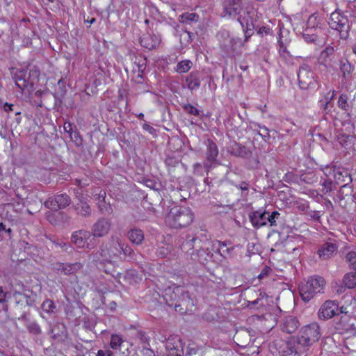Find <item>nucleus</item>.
<instances>
[{
  "instance_id": "f257e3e1",
  "label": "nucleus",
  "mask_w": 356,
  "mask_h": 356,
  "mask_svg": "<svg viewBox=\"0 0 356 356\" xmlns=\"http://www.w3.org/2000/svg\"><path fill=\"white\" fill-rule=\"evenodd\" d=\"M163 298L169 307H174L176 312L181 314L195 310V300L184 286L169 287L165 291Z\"/></svg>"
},
{
  "instance_id": "f03ea898",
  "label": "nucleus",
  "mask_w": 356,
  "mask_h": 356,
  "mask_svg": "<svg viewBox=\"0 0 356 356\" xmlns=\"http://www.w3.org/2000/svg\"><path fill=\"white\" fill-rule=\"evenodd\" d=\"M194 215L189 208L175 207L165 217L166 224L175 229L188 226L193 220Z\"/></svg>"
},
{
  "instance_id": "7ed1b4c3",
  "label": "nucleus",
  "mask_w": 356,
  "mask_h": 356,
  "mask_svg": "<svg viewBox=\"0 0 356 356\" xmlns=\"http://www.w3.org/2000/svg\"><path fill=\"white\" fill-rule=\"evenodd\" d=\"M313 44L323 47L327 39V22L325 17L316 16V13H313Z\"/></svg>"
},
{
  "instance_id": "20e7f679",
  "label": "nucleus",
  "mask_w": 356,
  "mask_h": 356,
  "mask_svg": "<svg viewBox=\"0 0 356 356\" xmlns=\"http://www.w3.org/2000/svg\"><path fill=\"white\" fill-rule=\"evenodd\" d=\"M338 31L341 38H346L348 35L350 26L346 17L341 15L339 13L334 12L331 14L327 26Z\"/></svg>"
},
{
  "instance_id": "39448f33",
  "label": "nucleus",
  "mask_w": 356,
  "mask_h": 356,
  "mask_svg": "<svg viewBox=\"0 0 356 356\" xmlns=\"http://www.w3.org/2000/svg\"><path fill=\"white\" fill-rule=\"evenodd\" d=\"M70 203V197L66 193H63L49 197L44 202V205L47 209L58 211L67 207Z\"/></svg>"
},
{
  "instance_id": "423d86ee",
  "label": "nucleus",
  "mask_w": 356,
  "mask_h": 356,
  "mask_svg": "<svg viewBox=\"0 0 356 356\" xmlns=\"http://www.w3.org/2000/svg\"><path fill=\"white\" fill-rule=\"evenodd\" d=\"M14 297L16 302L15 309L22 310L19 319H25L26 316V308L28 307H33L34 305L35 300L27 295L23 294L20 292H15Z\"/></svg>"
},
{
  "instance_id": "0eeeda50",
  "label": "nucleus",
  "mask_w": 356,
  "mask_h": 356,
  "mask_svg": "<svg viewBox=\"0 0 356 356\" xmlns=\"http://www.w3.org/2000/svg\"><path fill=\"white\" fill-rule=\"evenodd\" d=\"M111 225L110 219L99 218L92 227V236L93 237H103L107 235L111 228Z\"/></svg>"
},
{
  "instance_id": "6e6552de",
  "label": "nucleus",
  "mask_w": 356,
  "mask_h": 356,
  "mask_svg": "<svg viewBox=\"0 0 356 356\" xmlns=\"http://www.w3.org/2000/svg\"><path fill=\"white\" fill-rule=\"evenodd\" d=\"M223 17H235L242 10L240 0H224L222 3Z\"/></svg>"
},
{
  "instance_id": "1a4fd4ad",
  "label": "nucleus",
  "mask_w": 356,
  "mask_h": 356,
  "mask_svg": "<svg viewBox=\"0 0 356 356\" xmlns=\"http://www.w3.org/2000/svg\"><path fill=\"white\" fill-rule=\"evenodd\" d=\"M91 236L92 234L90 232L80 229L72 233L71 241L77 248H81L86 246L87 248H91L90 244L87 243V241L90 239Z\"/></svg>"
},
{
  "instance_id": "9d476101",
  "label": "nucleus",
  "mask_w": 356,
  "mask_h": 356,
  "mask_svg": "<svg viewBox=\"0 0 356 356\" xmlns=\"http://www.w3.org/2000/svg\"><path fill=\"white\" fill-rule=\"evenodd\" d=\"M205 159V168L211 169L213 164L216 163V158L218 155V148L216 144L211 140L208 139L207 141Z\"/></svg>"
},
{
  "instance_id": "9b49d317",
  "label": "nucleus",
  "mask_w": 356,
  "mask_h": 356,
  "mask_svg": "<svg viewBox=\"0 0 356 356\" xmlns=\"http://www.w3.org/2000/svg\"><path fill=\"white\" fill-rule=\"evenodd\" d=\"M82 266L83 265L80 262L74 264L58 262L53 265V269L57 273L70 275L76 273Z\"/></svg>"
},
{
  "instance_id": "f8f14e48",
  "label": "nucleus",
  "mask_w": 356,
  "mask_h": 356,
  "mask_svg": "<svg viewBox=\"0 0 356 356\" xmlns=\"http://www.w3.org/2000/svg\"><path fill=\"white\" fill-rule=\"evenodd\" d=\"M338 305L332 300H327L321 307L318 311V316L321 319L327 320L337 314Z\"/></svg>"
},
{
  "instance_id": "ddd939ff",
  "label": "nucleus",
  "mask_w": 356,
  "mask_h": 356,
  "mask_svg": "<svg viewBox=\"0 0 356 356\" xmlns=\"http://www.w3.org/2000/svg\"><path fill=\"white\" fill-rule=\"evenodd\" d=\"M337 249L338 245L335 243L326 242L320 246L317 254L320 259L327 260L337 253Z\"/></svg>"
},
{
  "instance_id": "4468645a",
  "label": "nucleus",
  "mask_w": 356,
  "mask_h": 356,
  "mask_svg": "<svg viewBox=\"0 0 356 356\" xmlns=\"http://www.w3.org/2000/svg\"><path fill=\"white\" fill-rule=\"evenodd\" d=\"M165 347L171 356H181L184 353L181 341L177 337H169Z\"/></svg>"
},
{
  "instance_id": "2eb2a0df",
  "label": "nucleus",
  "mask_w": 356,
  "mask_h": 356,
  "mask_svg": "<svg viewBox=\"0 0 356 356\" xmlns=\"http://www.w3.org/2000/svg\"><path fill=\"white\" fill-rule=\"evenodd\" d=\"M280 345L279 353L280 356H300L297 346L294 341H280L275 345Z\"/></svg>"
},
{
  "instance_id": "dca6fc26",
  "label": "nucleus",
  "mask_w": 356,
  "mask_h": 356,
  "mask_svg": "<svg viewBox=\"0 0 356 356\" xmlns=\"http://www.w3.org/2000/svg\"><path fill=\"white\" fill-rule=\"evenodd\" d=\"M300 87L302 89L309 88L312 83V76L310 74V68L307 65H302L300 67L298 74Z\"/></svg>"
},
{
  "instance_id": "f3484780",
  "label": "nucleus",
  "mask_w": 356,
  "mask_h": 356,
  "mask_svg": "<svg viewBox=\"0 0 356 356\" xmlns=\"http://www.w3.org/2000/svg\"><path fill=\"white\" fill-rule=\"evenodd\" d=\"M234 341L239 347L245 348L252 343V337L248 330L241 329L236 332Z\"/></svg>"
},
{
  "instance_id": "a211bd4d",
  "label": "nucleus",
  "mask_w": 356,
  "mask_h": 356,
  "mask_svg": "<svg viewBox=\"0 0 356 356\" xmlns=\"http://www.w3.org/2000/svg\"><path fill=\"white\" fill-rule=\"evenodd\" d=\"M203 74L200 71H193L186 77V85L190 90H197L200 88Z\"/></svg>"
},
{
  "instance_id": "6ab92c4d",
  "label": "nucleus",
  "mask_w": 356,
  "mask_h": 356,
  "mask_svg": "<svg viewBox=\"0 0 356 356\" xmlns=\"http://www.w3.org/2000/svg\"><path fill=\"white\" fill-rule=\"evenodd\" d=\"M160 38L149 33H144L140 38V43L143 47L151 50L155 49L160 43Z\"/></svg>"
},
{
  "instance_id": "aec40b11",
  "label": "nucleus",
  "mask_w": 356,
  "mask_h": 356,
  "mask_svg": "<svg viewBox=\"0 0 356 356\" xmlns=\"http://www.w3.org/2000/svg\"><path fill=\"white\" fill-rule=\"evenodd\" d=\"M267 214L268 212H261V211H255L250 213L249 218L252 226L254 228H259L266 225L268 222Z\"/></svg>"
},
{
  "instance_id": "412c9836",
  "label": "nucleus",
  "mask_w": 356,
  "mask_h": 356,
  "mask_svg": "<svg viewBox=\"0 0 356 356\" xmlns=\"http://www.w3.org/2000/svg\"><path fill=\"white\" fill-rule=\"evenodd\" d=\"M334 177L337 184L346 186L352 181L350 173L343 168L334 170Z\"/></svg>"
},
{
  "instance_id": "4be33fe9",
  "label": "nucleus",
  "mask_w": 356,
  "mask_h": 356,
  "mask_svg": "<svg viewBox=\"0 0 356 356\" xmlns=\"http://www.w3.org/2000/svg\"><path fill=\"white\" fill-rule=\"evenodd\" d=\"M311 337L312 327L310 325H307L302 327L300 331L298 338V345H301L304 347H309Z\"/></svg>"
},
{
  "instance_id": "5701e85b",
  "label": "nucleus",
  "mask_w": 356,
  "mask_h": 356,
  "mask_svg": "<svg viewBox=\"0 0 356 356\" xmlns=\"http://www.w3.org/2000/svg\"><path fill=\"white\" fill-rule=\"evenodd\" d=\"M299 322L294 316H286L284 318L281 327L282 330L287 333H293L298 329Z\"/></svg>"
},
{
  "instance_id": "b1692460",
  "label": "nucleus",
  "mask_w": 356,
  "mask_h": 356,
  "mask_svg": "<svg viewBox=\"0 0 356 356\" xmlns=\"http://www.w3.org/2000/svg\"><path fill=\"white\" fill-rule=\"evenodd\" d=\"M229 152L232 155L243 159H248L252 155V152L249 149L238 143L231 146Z\"/></svg>"
},
{
  "instance_id": "393cba45",
  "label": "nucleus",
  "mask_w": 356,
  "mask_h": 356,
  "mask_svg": "<svg viewBox=\"0 0 356 356\" xmlns=\"http://www.w3.org/2000/svg\"><path fill=\"white\" fill-rule=\"evenodd\" d=\"M313 177L319 176L321 177L319 185L322 186L321 191L323 193H327L331 191L332 181L330 179L323 177V175L326 176V172H324V170H323L321 168L315 169V170L313 171Z\"/></svg>"
},
{
  "instance_id": "a878e982",
  "label": "nucleus",
  "mask_w": 356,
  "mask_h": 356,
  "mask_svg": "<svg viewBox=\"0 0 356 356\" xmlns=\"http://www.w3.org/2000/svg\"><path fill=\"white\" fill-rule=\"evenodd\" d=\"M334 51V47L331 46L326 47L320 53V55L317 58L318 63L325 67L330 65L331 61V56L333 55Z\"/></svg>"
},
{
  "instance_id": "bb28decb",
  "label": "nucleus",
  "mask_w": 356,
  "mask_h": 356,
  "mask_svg": "<svg viewBox=\"0 0 356 356\" xmlns=\"http://www.w3.org/2000/svg\"><path fill=\"white\" fill-rule=\"evenodd\" d=\"M73 207L79 216L83 218H88L91 216V208L86 201L81 200V202L75 204Z\"/></svg>"
},
{
  "instance_id": "cd10ccee",
  "label": "nucleus",
  "mask_w": 356,
  "mask_h": 356,
  "mask_svg": "<svg viewBox=\"0 0 356 356\" xmlns=\"http://www.w3.org/2000/svg\"><path fill=\"white\" fill-rule=\"evenodd\" d=\"M127 237L132 243L136 245H140L144 241L143 232L137 228L130 229L127 232Z\"/></svg>"
},
{
  "instance_id": "c85d7f7f",
  "label": "nucleus",
  "mask_w": 356,
  "mask_h": 356,
  "mask_svg": "<svg viewBox=\"0 0 356 356\" xmlns=\"http://www.w3.org/2000/svg\"><path fill=\"white\" fill-rule=\"evenodd\" d=\"M238 21L240 22L242 27L248 26V24H256L257 19L255 12L254 10H249L244 13L243 17H239Z\"/></svg>"
},
{
  "instance_id": "c756f323",
  "label": "nucleus",
  "mask_w": 356,
  "mask_h": 356,
  "mask_svg": "<svg viewBox=\"0 0 356 356\" xmlns=\"http://www.w3.org/2000/svg\"><path fill=\"white\" fill-rule=\"evenodd\" d=\"M199 16L195 13H184L179 17V22L186 25L197 22Z\"/></svg>"
},
{
  "instance_id": "7c9ffc66",
  "label": "nucleus",
  "mask_w": 356,
  "mask_h": 356,
  "mask_svg": "<svg viewBox=\"0 0 356 356\" xmlns=\"http://www.w3.org/2000/svg\"><path fill=\"white\" fill-rule=\"evenodd\" d=\"M340 70L343 74V76L346 79H348L354 70V66H353L347 59H343L340 61Z\"/></svg>"
},
{
  "instance_id": "2f4dec72",
  "label": "nucleus",
  "mask_w": 356,
  "mask_h": 356,
  "mask_svg": "<svg viewBox=\"0 0 356 356\" xmlns=\"http://www.w3.org/2000/svg\"><path fill=\"white\" fill-rule=\"evenodd\" d=\"M229 44H224V48L227 53H232L237 50L238 47L243 45L241 39L238 38H231L229 40Z\"/></svg>"
},
{
  "instance_id": "473e14b6",
  "label": "nucleus",
  "mask_w": 356,
  "mask_h": 356,
  "mask_svg": "<svg viewBox=\"0 0 356 356\" xmlns=\"http://www.w3.org/2000/svg\"><path fill=\"white\" fill-rule=\"evenodd\" d=\"M115 243H122V242L118 239H115L113 237H112V240L111 243L109 244V247L107 248V250H102V255L104 257H108L110 259H113L115 257H118L119 255H114L111 254L112 251L118 250V246L115 245Z\"/></svg>"
},
{
  "instance_id": "72a5a7b5",
  "label": "nucleus",
  "mask_w": 356,
  "mask_h": 356,
  "mask_svg": "<svg viewBox=\"0 0 356 356\" xmlns=\"http://www.w3.org/2000/svg\"><path fill=\"white\" fill-rule=\"evenodd\" d=\"M115 245L118 246V250L112 251L111 254L114 255H120L123 253L124 255L128 256L129 257H133L134 252V250L127 245H124V243H115Z\"/></svg>"
},
{
  "instance_id": "f704fd0d",
  "label": "nucleus",
  "mask_w": 356,
  "mask_h": 356,
  "mask_svg": "<svg viewBox=\"0 0 356 356\" xmlns=\"http://www.w3.org/2000/svg\"><path fill=\"white\" fill-rule=\"evenodd\" d=\"M343 282L348 289L356 288V272L346 273L343 277Z\"/></svg>"
},
{
  "instance_id": "c9c22d12",
  "label": "nucleus",
  "mask_w": 356,
  "mask_h": 356,
  "mask_svg": "<svg viewBox=\"0 0 356 356\" xmlns=\"http://www.w3.org/2000/svg\"><path fill=\"white\" fill-rule=\"evenodd\" d=\"M312 286V284L309 285L307 282V284L302 285L299 287V293L301 296L302 300L305 302H308L312 299V293L309 290V287Z\"/></svg>"
},
{
  "instance_id": "e433bc0d",
  "label": "nucleus",
  "mask_w": 356,
  "mask_h": 356,
  "mask_svg": "<svg viewBox=\"0 0 356 356\" xmlns=\"http://www.w3.org/2000/svg\"><path fill=\"white\" fill-rule=\"evenodd\" d=\"M203 318L208 322H216L220 318L217 309L214 307L209 308L204 314Z\"/></svg>"
},
{
  "instance_id": "4c0bfd02",
  "label": "nucleus",
  "mask_w": 356,
  "mask_h": 356,
  "mask_svg": "<svg viewBox=\"0 0 356 356\" xmlns=\"http://www.w3.org/2000/svg\"><path fill=\"white\" fill-rule=\"evenodd\" d=\"M193 63L189 60H184L179 62L176 67V72L179 74L188 72L192 67Z\"/></svg>"
},
{
  "instance_id": "58836bf2",
  "label": "nucleus",
  "mask_w": 356,
  "mask_h": 356,
  "mask_svg": "<svg viewBox=\"0 0 356 356\" xmlns=\"http://www.w3.org/2000/svg\"><path fill=\"white\" fill-rule=\"evenodd\" d=\"M325 285V281L321 276H316L313 278V292H321L323 290Z\"/></svg>"
},
{
  "instance_id": "ea45409f",
  "label": "nucleus",
  "mask_w": 356,
  "mask_h": 356,
  "mask_svg": "<svg viewBox=\"0 0 356 356\" xmlns=\"http://www.w3.org/2000/svg\"><path fill=\"white\" fill-rule=\"evenodd\" d=\"M41 308L43 312L47 314H53L56 309V306L53 300L46 299L42 304Z\"/></svg>"
},
{
  "instance_id": "a19ab883",
  "label": "nucleus",
  "mask_w": 356,
  "mask_h": 356,
  "mask_svg": "<svg viewBox=\"0 0 356 356\" xmlns=\"http://www.w3.org/2000/svg\"><path fill=\"white\" fill-rule=\"evenodd\" d=\"M122 337L119 334H112L111 337L110 346L113 349H118L123 343Z\"/></svg>"
},
{
  "instance_id": "79ce46f5",
  "label": "nucleus",
  "mask_w": 356,
  "mask_h": 356,
  "mask_svg": "<svg viewBox=\"0 0 356 356\" xmlns=\"http://www.w3.org/2000/svg\"><path fill=\"white\" fill-rule=\"evenodd\" d=\"M210 169H207L205 168V161L203 165L201 163H197L193 165V172L195 175L198 176H203L204 172L208 174Z\"/></svg>"
},
{
  "instance_id": "37998d69",
  "label": "nucleus",
  "mask_w": 356,
  "mask_h": 356,
  "mask_svg": "<svg viewBox=\"0 0 356 356\" xmlns=\"http://www.w3.org/2000/svg\"><path fill=\"white\" fill-rule=\"evenodd\" d=\"M233 250V247L227 248L225 242L219 241L218 251L222 257H226L227 255H230Z\"/></svg>"
},
{
  "instance_id": "c03bdc74",
  "label": "nucleus",
  "mask_w": 356,
  "mask_h": 356,
  "mask_svg": "<svg viewBox=\"0 0 356 356\" xmlns=\"http://www.w3.org/2000/svg\"><path fill=\"white\" fill-rule=\"evenodd\" d=\"M206 254V250L200 248L197 250V252L194 253V252L190 253L191 259L193 260H198L200 262L204 264L205 261H207L206 258L202 259V257Z\"/></svg>"
},
{
  "instance_id": "a18cd8bd",
  "label": "nucleus",
  "mask_w": 356,
  "mask_h": 356,
  "mask_svg": "<svg viewBox=\"0 0 356 356\" xmlns=\"http://www.w3.org/2000/svg\"><path fill=\"white\" fill-rule=\"evenodd\" d=\"M350 268L356 270V252H350L346 257Z\"/></svg>"
},
{
  "instance_id": "49530a36",
  "label": "nucleus",
  "mask_w": 356,
  "mask_h": 356,
  "mask_svg": "<svg viewBox=\"0 0 356 356\" xmlns=\"http://www.w3.org/2000/svg\"><path fill=\"white\" fill-rule=\"evenodd\" d=\"M184 110L188 114L198 116L200 115V111L191 104H184L182 106Z\"/></svg>"
},
{
  "instance_id": "de8ad7c7",
  "label": "nucleus",
  "mask_w": 356,
  "mask_h": 356,
  "mask_svg": "<svg viewBox=\"0 0 356 356\" xmlns=\"http://www.w3.org/2000/svg\"><path fill=\"white\" fill-rule=\"evenodd\" d=\"M196 238L192 237L187 238L181 245V249L184 251L188 252L190 250L193 249V243L196 241Z\"/></svg>"
},
{
  "instance_id": "09e8293b",
  "label": "nucleus",
  "mask_w": 356,
  "mask_h": 356,
  "mask_svg": "<svg viewBox=\"0 0 356 356\" xmlns=\"http://www.w3.org/2000/svg\"><path fill=\"white\" fill-rule=\"evenodd\" d=\"M338 106L343 111H347L348 108V96L341 94L338 100Z\"/></svg>"
},
{
  "instance_id": "8fccbe9b",
  "label": "nucleus",
  "mask_w": 356,
  "mask_h": 356,
  "mask_svg": "<svg viewBox=\"0 0 356 356\" xmlns=\"http://www.w3.org/2000/svg\"><path fill=\"white\" fill-rule=\"evenodd\" d=\"M19 73L21 74H17L15 76V84L19 88L24 89L26 86V81L22 77L24 72L21 71Z\"/></svg>"
},
{
  "instance_id": "3c124183",
  "label": "nucleus",
  "mask_w": 356,
  "mask_h": 356,
  "mask_svg": "<svg viewBox=\"0 0 356 356\" xmlns=\"http://www.w3.org/2000/svg\"><path fill=\"white\" fill-rule=\"evenodd\" d=\"M280 216V213L278 211H273L271 213V214H269L268 213L267 214V218L268 222L270 223V226H276L277 225V220Z\"/></svg>"
},
{
  "instance_id": "603ef678",
  "label": "nucleus",
  "mask_w": 356,
  "mask_h": 356,
  "mask_svg": "<svg viewBox=\"0 0 356 356\" xmlns=\"http://www.w3.org/2000/svg\"><path fill=\"white\" fill-rule=\"evenodd\" d=\"M29 331L35 335L40 334L41 329L38 323L35 322H31L27 325Z\"/></svg>"
},
{
  "instance_id": "864d4df0",
  "label": "nucleus",
  "mask_w": 356,
  "mask_h": 356,
  "mask_svg": "<svg viewBox=\"0 0 356 356\" xmlns=\"http://www.w3.org/2000/svg\"><path fill=\"white\" fill-rule=\"evenodd\" d=\"M257 25L253 24H248V26H245V41H247L248 38L253 34V31L256 29Z\"/></svg>"
},
{
  "instance_id": "5fc2aeb1",
  "label": "nucleus",
  "mask_w": 356,
  "mask_h": 356,
  "mask_svg": "<svg viewBox=\"0 0 356 356\" xmlns=\"http://www.w3.org/2000/svg\"><path fill=\"white\" fill-rule=\"evenodd\" d=\"M63 129H64V131L70 135L71 139H73V136H72L73 125H72V124L69 122H65L63 125Z\"/></svg>"
},
{
  "instance_id": "6e6d98bb",
  "label": "nucleus",
  "mask_w": 356,
  "mask_h": 356,
  "mask_svg": "<svg viewBox=\"0 0 356 356\" xmlns=\"http://www.w3.org/2000/svg\"><path fill=\"white\" fill-rule=\"evenodd\" d=\"M259 134L266 140L269 137V131L266 127L259 126Z\"/></svg>"
},
{
  "instance_id": "4d7b16f0",
  "label": "nucleus",
  "mask_w": 356,
  "mask_h": 356,
  "mask_svg": "<svg viewBox=\"0 0 356 356\" xmlns=\"http://www.w3.org/2000/svg\"><path fill=\"white\" fill-rule=\"evenodd\" d=\"M302 36L304 38V39L305 40L306 42H312V36L310 35V29L309 27H307L303 33H302Z\"/></svg>"
},
{
  "instance_id": "13d9d810",
  "label": "nucleus",
  "mask_w": 356,
  "mask_h": 356,
  "mask_svg": "<svg viewBox=\"0 0 356 356\" xmlns=\"http://www.w3.org/2000/svg\"><path fill=\"white\" fill-rule=\"evenodd\" d=\"M298 209L302 211L307 212L309 209L308 202H300L298 203Z\"/></svg>"
},
{
  "instance_id": "bf43d9fd",
  "label": "nucleus",
  "mask_w": 356,
  "mask_h": 356,
  "mask_svg": "<svg viewBox=\"0 0 356 356\" xmlns=\"http://www.w3.org/2000/svg\"><path fill=\"white\" fill-rule=\"evenodd\" d=\"M72 136V140H74L77 143V145L81 143V138L80 134L76 130L75 131H73Z\"/></svg>"
},
{
  "instance_id": "052dcab7",
  "label": "nucleus",
  "mask_w": 356,
  "mask_h": 356,
  "mask_svg": "<svg viewBox=\"0 0 356 356\" xmlns=\"http://www.w3.org/2000/svg\"><path fill=\"white\" fill-rule=\"evenodd\" d=\"M279 45H280L279 52L281 56H284L285 54L287 53L286 47V46L284 45L282 41H281L280 40H279Z\"/></svg>"
},
{
  "instance_id": "680f3d73",
  "label": "nucleus",
  "mask_w": 356,
  "mask_h": 356,
  "mask_svg": "<svg viewBox=\"0 0 356 356\" xmlns=\"http://www.w3.org/2000/svg\"><path fill=\"white\" fill-rule=\"evenodd\" d=\"M15 105L14 104H8V103H5L3 104V109L5 111V112L6 113H9L10 111H15Z\"/></svg>"
},
{
  "instance_id": "e2e57ef3",
  "label": "nucleus",
  "mask_w": 356,
  "mask_h": 356,
  "mask_svg": "<svg viewBox=\"0 0 356 356\" xmlns=\"http://www.w3.org/2000/svg\"><path fill=\"white\" fill-rule=\"evenodd\" d=\"M311 179L312 178L310 177L309 173H304V174L301 175V176H300V180L307 184L310 183Z\"/></svg>"
},
{
  "instance_id": "0e129e2a",
  "label": "nucleus",
  "mask_w": 356,
  "mask_h": 356,
  "mask_svg": "<svg viewBox=\"0 0 356 356\" xmlns=\"http://www.w3.org/2000/svg\"><path fill=\"white\" fill-rule=\"evenodd\" d=\"M318 328H319V326L317 324L314 325L313 323V330L315 329V330H314V332H313L312 337H313V339L315 338L316 340H318L319 339V337H320L319 332H317V329H318Z\"/></svg>"
},
{
  "instance_id": "69168bd1",
  "label": "nucleus",
  "mask_w": 356,
  "mask_h": 356,
  "mask_svg": "<svg viewBox=\"0 0 356 356\" xmlns=\"http://www.w3.org/2000/svg\"><path fill=\"white\" fill-rule=\"evenodd\" d=\"M6 298V292H5L2 287L0 286V303L5 302Z\"/></svg>"
},
{
  "instance_id": "338daca9",
  "label": "nucleus",
  "mask_w": 356,
  "mask_h": 356,
  "mask_svg": "<svg viewBox=\"0 0 356 356\" xmlns=\"http://www.w3.org/2000/svg\"><path fill=\"white\" fill-rule=\"evenodd\" d=\"M143 128L144 130L147 131L149 133H152V131H154V129L152 127L146 123L143 125Z\"/></svg>"
},
{
  "instance_id": "774afa93",
  "label": "nucleus",
  "mask_w": 356,
  "mask_h": 356,
  "mask_svg": "<svg viewBox=\"0 0 356 356\" xmlns=\"http://www.w3.org/2000/svg\"><path fill=\"white\" fill-rule=\"evenodd\" d=\"M269 31V29L266 28L265 26H263L261 28H259L258 30V34L261 35L263 33H265L267 34Z\"/></svg>"
}]
</instances>
